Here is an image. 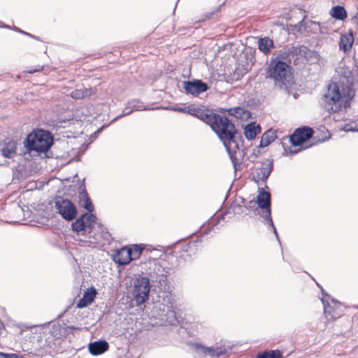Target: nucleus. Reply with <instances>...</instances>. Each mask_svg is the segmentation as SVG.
<instances>
[{
    "instance_id": "nucleus-1",
    "label": "nucleus",
    "mask_w": 358,
    "mask_h": 358,
    "mask_svg": "<svg viewBox=\"0 0 358 358\" xmlns=\"http://www.w3.org/2000/svg\"><path fill=\"white\" fill-rule=\"evenodd\" d=\"M213 118L210 126L222 142L236 169L245 157L243 136L227 117L217 114Z\"/></svg>"
},
{
    "instance_id": "nucleus-2",
    "label": "nucleus",
    "mask_w": 358,
    "mask_h": 358,
    "mask_svg": "<svg viewBox=\"0 0 358 358\" xmlns=\"http://www.w3.org/2000/svg\"><path fill=\"white\" fill-rule=\"evenodd\" d=\"M340 73H343L347 84L343 82H332L328 85L327 92L322 98L321 106L329 113L338 112L342 108L350 107V102L355 96L352 89V73L350 70L346 71L341 69Z\"/></svg>"
},
{
    "instance_id": "nucleus-3",
    "label": "nucleus",
    "mask_w": 358,
    "mask_h": 358,
    "mask_svg": "<svg viewBox=\"0 0 358 358\" xmlns=\"http://www.w3.org/2000/svg\"><path fill=\"white\" fill-rule=\"evenodd\" d=\"M70 124V120H57L52 122L51 130H46V159L58 158L62 156V150L66 142L65 138L71 137L65 129Z\"/></svg>"
},
{
    "instance_id": "nucleus-4",
    "label": "nucleus",
    "mask_w": 358,
    "mask_h": 358,
    "mask_svg": "<svg viewBox=\"0 0 358 358\" xmlns=\"http://www.w3.org/2000/svg\"><path fill=\"white\" fill-rule=\"evenodd\" d=\"M266 78L273 80L279 88H282L292 80V76L289 65L283 61L273 59L266 68Z\"/></svg>"
},
{
    "instance_id": "nucleus-5",
    "label": "nucleus",
    "mask_w": 358,
    "mask_h": 358,
    "mask_svg": "<svg viewBox=\"0 0 358 358\" xmlns=\"http://www.w3.org/2000/svg\"><path fill=\"white\" fill-rule=\"evenodd\" d=\"M45 129H37L27 135L24 141V146L27 152L24 153V157L28 159L31 156H38L45 152Z\"/></svg>"
},
{
    "instance_id": "nucleus-6",
    "label": "nucleus",
    "mask_w": 358,
    "mask_h": 358,
    "mask_svg": "<svg viewBox=\"0 0 358 358\" xmlns=\"http://www.w3.org/2000/svg\"><path fill=\"white\" fill-rule=\"evenodd\" d=\"M150 278L148 276L138 275L134 279L131 295L136 306L145 303L150 292Z\"/></svg>"
},
{
    "instance_id": "nucleus-7",
    "label": "nucleus",
    "mask_w": 358,
    "mask_h": 358,
    "mask_svg": "<svg viewBox=\"0 0 358 358\" xmlns=\"http://www.w3.org/2000/svg\"><path fill=\"white\" fill-rule=\"evenodd\" d=\"M257 203L260 208L266 210V213L264 215H262V217L264 220V222L272 227L273 231L278 241L280 243L277 229L274 225V223L271 217V195L268 192H266L263 188L259 189V194L257 195Z\"/></svg>"
},
{
    "instance_id": "nucleus-8",
    "label": "nucleus",
    "mask_w": 358,
    "mask_h": 358,
    "mask_svg": "<svg viewBox=\"0 0 358 358\" xmlns=\"http://www.w3.org/2000/svg\"><path fill=\"white\" fill-rule=\"evenodd\" d=\"M322 297L321 301L324 307V314L327 320H335L341 315L339 309V303L331 298L324 289H321Z\"/></svg>"
},
{
    "instance_id": "nucleus-9",
    "label": "nucleus",
    "mask_w": 358,
    "mask_h": 358,
    "mask_svg": "<svg viewBox=\"0 0 358 358\" xmlns=\"http://www.w3.org/2000/svg\"><path fill=\"white\" fill-rule=\"evenodd\" d=\"M55 206L57 212L65 220L72 221L76 217L77 208L70 200L59 196L55 199Z\"/></svg>"
},
{
    "instance_id": "nucleus-10",
    "label": "nucleus",
    "mask_w": 358,
    "mask_h": 358,
    "mask_svg": "<svg viewBox=\"0 0 358 358\" xmlns=\"http://www.w3.org/2000/svg\"><path fill=\"white\" fill-rule=\"evenodd\" d=\"M95 220L96 216L93 213H85L72 222V230L78 234H81L82 235L85 233H90L93 229Z\"/></svg>"
},
{
    "instance_id": "nucleus-11",
    "label": "nucleus",
    "mask_w": 358,
    "mask_h": 358,
    "mask_svg": "<svg viewBox=\"0 0 358 358\" xmlns=\"http://www.w3.org/2000/svg\"><path fill=\"white\" fill-rule=\"evenodd\" d=\"M313 135V130L306 126L296 129L289 136L290 143L293 146H299L309 141Z\"/></svg>"
},
{
    "instance_id": "nucleus-12",
    "label": "nucleus",
    "mask_w": 358,
    "mask_h": 358,
    "mask_svg": "<svg viewBox=\"0 0 358 358\" xmlns=\"http://www.w3.org/2000/svg\"><path fill=\"white\" fill-rule=\"evenodd\" d=\"M259 166L256 168V173L254 178L257 182H266L273 169V160L271 159H264L257 162Z\"/></svg>"
},
{
    "instance_id": "nucleus-13",
    "label": "nucleus",
    "mask_w": 358,
    "mask_h": 358,
    "mask_svg": "<svg viewBox=\"0 0 358 358\" xmlns=\"http://www.w3.org/2000/svg\"><path fill=\"white\" fill-rule=\"evenodd\" d=\"M182 87L186 94L197 96L208 90V85L201 80L194 79L182 82Z\"/></svg>"
},
{
    "instance_id": "nucleus-14",
    "label": "nucleus",
    "mask_w": 358,
    "mask_h": 358,
    "mask_svg": "<svg viewBox=\"0 0 358 358\" xmlns=\"http://www.w3.org/2000/svg\"><path fill=\"white\" fill-rule=\"evenodd\" d=\"M193 347L195 352L203 357H218L227 352L225 347L218 345L206 347L202 344L195 343L193 344Z\"/></svg>"
},
{
    "instance_id": "nucleus-15",
    "label": "nucleus",
    "mask_w": 358,
    "mask_h": 358,
    "mask_svg": "<svg viewBox=\"0 0 358 358\" xmlns=\"http://www.w3.org/2000/svg\"><path fill=\"white\" fill-rule=\"evenodd\" d=\"M32 210H31V217L30 222L32 226L37 227H43L45 224V204L43 202L31 205Z\"/></svg>"
},
{
    "instance_id": "nucleus-16",
    "label": "nucleus",
    "mask_w": 358,
    "mask_h": 358,
    "mask_svg": "<svg viewBox=\"0 0 358 358\" xmlns=\"http://www.w3.org/2000/svg\"><path fill=\"white\" fill-rule=\"evenodd\" d=\"M96 294V290L94 287L87 289L84 292L83 296L78 301L76 307L78 308L87 307L94 301Z\"/></svg>"
},
{
    "instance_id": "nucleus-17",
    "label": "nucleus",
    "mask_w": 358,
    "mask_h": 358,
    "mask_svg": "<svg viewBox=\"0 0 358 358\" xmlns=\"http://www.w3.org/2000/svg\"><path fill=\"white\" fill-rule=\"evenodd\" d=\"M109 345L106 341L100 340L89 344V352L94 356L100 355L108 350Z\"/></svg>"
},
{
    "instance_id": "nucleus-18",
    "label": "nucleus",
    "mask_w": 358,
    "mask_h": 358,
    "mask_svg": "<svg viewBox=\"0 0 358 358\" xmlns=\"http://www.w3.org/2000/svg\"><path fill=\"white\" fill-rule=\"evenodd\" d=\"M131 254L130 250L127 248H123L117 251L114 256L113 260L116 264L119 265L124 266L128 264L131 259Z\"/></svg>"
},
{
    "instance_id": "nucleus-19",
    "label": "nucleus",
    "mask_w": 358,
    "mask_h": 358,
    "mask_svg": "<svg viewBox=\"0 0 358 358\" xmlns=\"http://www.w3.org/2000/svg\"><path fill=\"white\" fill-rule=\"evenodd\" d=\"M79 205L87 210V213H92L94 211V206L85 188L80 189L78 193Z\"/></svg>"
},
{
    "instance_id": "nucleus-20",
    "label": "nucleus",
    "mask_w": 358,
    "mask_h": 358,
    "mask_svg": "<svg viewBox=\"0 0 358 358\" xmlns=\"http://www.w3.org/2000/svg\"><path fill=\"white\" fill-rule=\"evenodd\" d=\"M188 114L196 117L197 118L200 119L201 120L205 122L208 125L211 124V122L213 120V117L217 115L213 113H204L203 110H201L196 109L195 108H189Z\"/></svg>"
},
{
    "instance_id": "nucleus-21",
    "label": "nucleus",
    "mask_w": 358,
    "mask_h": 358,
    "mask_svg": "<svg viewBox=\"0 0 358 358\" xmlns=\"http://www.w3.org/2000/svg\"><path fill=\"white\" fill-rule=\"evenodd\" d=\"M261 131V127L253 122L245 125L244 128V135L248 140H252L255 138Z\"/></svg>"
},
{
    "instance_id": "nucleus-22",
    "label": "nucleus",
    "mask_w": 358,
    "mask_h": 358,
    "mask_svg": "<svg viewBox=\"0 0 358 358\" xmlns=\"http://www.w3.org/2000/svg\"><path fill=\"white\" fill-rule=\"evenodd\" d=\"M17 143L14 141H10L4 143L0 150L1 154L6 158H13L16 155Z\"/></svg>"
},
{
    "instance_id": "nucleus-23",
    "label": "nucleus",
    "mask_w": 358,
    "mask_h": 358,
    "mask_svg": "<svg viewBox=\"0 0 358 358\" xmlns=\"http://www.w3.org/2000/svg\"><path fill=\"white\" fill-rule=\"evenodd\" d=\"M164 269L165 268L159 263L154 262L153 266L149 268L147 273L149 275L148 277L150 278V282L156 283L161 273L164 272Z\"/></svg>"
},
{
    "instance_id": "nucleus-24",
    "label": "nucleus",
    "mask_w": 358,
    "mask_h": 358,
    "mask_svg": "<svg viewBox=\"0 0 358 358\" xmlns=\"http://www.w3.org/2000/svg\"><path fill=\"white\" fill-rule=\"evenodd\" d=\"M354 38L352 34L342 35L340 38L339 48L345 52L349 51L353 44Z\"/></svg>"
},
{
    "instance_id": "nucleus-25",
    "label": "nucleus",
    "mask_w": 358,
    "mask_h": 358,
    "mask_svg": "<svg viewBox=\"0 0 358 358\" xmlns=\"http://www.w3.org/2000/svg\"><path fill=\"white\" fill-rule=\"evenodd\" d=\"M228 113L238 119H248L250 116V112L242 107L229 108Z\"/></svg>"
},
{
    "instance_id": "nucleus-26",
    "label": "nucleus",
    "mask_w": 358,
    "mask_h": 358,
    "mask_svg": "<svg viewBox=\"0 0 358 358\" xmlns=\"http://www.w3.org/2000/svg\"><path fill=\"white\" fill-rule=\"evenodd\" d=\"M276 138H277L276 134L273 130L269 129V130L266 131L262 136L259 147L264 148V147L268 146L271 143L274 141V140Z\"/></svg>"
},
{
    "instance_id": "nucleus-27",
    "label": "nucleus",
    "mask_w": 358,
    "mask_h": 358,
    "mask_svg": "<svg viewBox=\"0 0 358 358\" xmlns=\"http://www.w3.org/2000/svg\"><path fill=\"white\" fill-rule=\"evenodd\" d=\"M273 47V42L268 37L262 38L259 40L258 48L263 53L266 55L269 53Z\"/></svg>"
},
{
    "instance_id": "nucleus-28",
    "label": "nucleus",
    "mask_w": 358,
    "mask_h": 358,
    "mask_svg": "<svg viewBox=\"0 0 358 358\" xmlns=\"http://www.w3.org/2000/svg\"><path fill=\"white\" fill-rule=\"evenodd\" d=\"M331 16L336 20H344L347 17V12L343 6L337 5L331 10Z\"/></svg>"
},
{
    "instance_id": "nucleus-29",
    "label": "nucleus",
    "mask_w": 358,
    "mask_h": 358,
    "mask_svg": "<svg viewBox=\"0 0 358 358\" xmlns=\"http://www.w3.org/2000/svg\"><path fill=\"white\" fill-rule=\"evenodd\" d=\"M92 94V89L81 88L71 92V96L74 99H80L90 96Z\"/></svg>"
},
{
    "instance_id": "nucleus-30",
    "label": "nucleus",
    "mask_w": 358,
    "mask_h": 358,
    "mask_svg": "<svg viewBox=\"0 0 358 358\" xmlns=\"http://www.w3.org/2000/svg\"><path fill=\"white\" fill-rule=\"evenodd\" d=\"M48 325L50 328L49 331L52 337L57 338L58 340L60 338V336H62L63 328L58 323L51 324L48 322Z\"/></svg>"
},
{
    "instance_id": "nucleus-31",
    "label": "nucleus",
    "mask_w": 358,
    "mask_h": 358,
    "mask_svg": "<svg viewBox=\"0 0 358 358\" xmlns=\"http://www.w3.org/2000/svg\"><path fill=\"white\" fill-rule=\"evenodd\" d=\"M244 201L243 198H240L239 200L236 199L234 201V208H235V215H241L243 214L246 215L247 207L243 205Z\"/></svg>"
},
{
    "instance_id": "nucleus-32",
    "label": "nucleus",
    "mask_w": 358,
    "mask_h": 358,
    "mask_svg": "<svg viewBox=\"0 0 358 358\" xmlns=\"http://www.w3.org/2000/svg\"><path fill=\"white\" fill-rule=\"evenodd\" d=\"M127 108L134 110H145L148 108L145 107L143 103L138 99H132L127 102Z\"/></svg>"
},
{
    "instance_id": "nucleus-33",
    "label": "nucleus",
    "mask_w": 358,
    "mask_h": 358,
    "mask_svg": "<svg viewBox=\"0 0 358 358\" xmlns=\"http://www.w3.org/2000/svg\"><path fill=\"white\" fill-rule=\"evenodd\" d=\"M168 271L165 268L164 272L161 273V275L157 278V281L155 283V286L158 287L160 289H166V286L168 284Z\"/></svg>"
},
{
    "instance_id": "nucleus-34",
    "label": "nucleus",
    "mask_w": 358,
    "mask_h": 358,
    "mask_svg": "<svg viewBox=\"0 0 358 358\" xmlns=\"http://www.w3.org/2000/svg\"><path fill=\"white\" fill-rule=\"evenodd\" d=\"M226 216H227L228 219H231L236 216L234 202L230 204V206L224 213H222L219 215L218 220L215 224H213V226L216 225L220 221V220H224Z\"/></svg>"
},
{
    "instance_id": "nucleus-35",
    "label": "nucleus",
    "mask_w": 358,
    "mask_h": 358,
    "mask_svg": "<svg viewBox=\"0 0 358 358\" xmlns=\"http://www.w3.org/2000/svg\"><path fill=\"white\" fill-rule=\"evenodd\" d=\"M256 358H283L282 353L279 350H269L264 353L259 354Z\"/></svg>"
},
{
    "instance_id": "nucleus-36",
    "label": "nucleus",
    "mask_w": 358,
    "mask_h": 358,
    "mask_svg": "<svg viewBox=\"0 0 358 358\" xmlns=\"http://www.w3.org/2000/svg\"><path fill=\"white\" fill-rule=\"evenodd\" d=\"M143 249V247L137 244L133 245L130 248H128V250H130V252L132 255L131 259L134 260L138 259L141 256Z\"/></svg>"
},
{
    "instance_id": "nucleus-37",
    "label": "nucleus",
    "mask_w": 358,
    "mask_h": 358,
    "mask_svg": "<svg viewBox=\"0 0 358 358\" xmlns=\"http://www.w3.org/2000/svg\"><path fill=\"white\" fill-rule=\"evenodd\" d=\"M357 122H352L350 124H345L343 127V130L345 131H355L356 124Z\"/></svg>"
},
{
    "instance_id": "nucleus-38",
    "label": "nucleus",
    "mask_w": 358,
    "mask_h": 358,
    "mask_svg": "<svg viewBox=\"0 0 358 358\" xmlns=\"http://www.w3.org/2000/svg\"><path fill=\"white\" fill-rule=\"evenodd\" d=\"M132 112H133V110L128 108L127 106L126 108L122 111V114H120V115H118L115 118H114L113 121L116 120H117V119H119V118H120L122 117L131 114Z\"/></svg>"
},
{
    "instance_id": "nucleus-39",
    "label": "nucleus",
    "mask_w": 358,
    "mask_h": 358,
    "mask_svg": "<svg viewBox=\"0 0 358 358\" xmlns=\"http://www.w3.org/2000/svg\"><path fill=\"white\" fill-rule=\"evenodd\" d=\"M260 151L258 148L254 149L253 152L249 157L250 161L254 162L258 157Z\"/></svg>"
},
{
    "instance_id": "nucleus-40",
    "label": "nucleus",
    "mask_w": 358,
    "mask_h": 358,
    "mask_svg": "<svg viewBox=\"0 0 358 358\" xmlns=\"http://www.w3.org/2000/svg\"><path fill=\"white\" fill-rule=\"evenodd\" d=\"M189 108H182V107H172L171 109L174 111H178L181 113H188V109Z\"/></svg>"
},
{
    "instance_id": "nucleus-41",
    "label": "nucleus",
    "mask_w": 358,
    "mask_h": 358,
    "mask_svg": "<svg viewBox=\"0 0 358 358\" xmlns=\"http://www.w3.org/2000/svg\"><path fill=\"white\" fill-rule=\"evenodd\" d=\"M166 306H167L168 308H169L170 307H171V306H169V304H171V297L170 295L166 294Z\"/></svg>"
},
{
    "instance_id": "nucleus-42",
    "label": "nucleus",
    "mask_w": 358,
    "mask_h": 358,
    "mask_svg": "<svg viewBox=\"0 0 358 358\" xmlns=\"http://www.w3.org/2000/svg\"><path fill=\"white\" fill-rule=\"evenodd\" d=\"M15 31H19V32H20V33H22V34H25V35H27V36H30V37H34V36H33V35H31V34H29V33H27V32H25V31H22V30H21V29H20L17 28V27H15Z\"/></svg>"
},
{
    "instance_id": "nucleus-43",
    "label": "nucleus",
    "mask_w": 358,
    "mask_h": 358,
    "mask_svg": "<svg viewBox=\"0 0 358 358\" xmlns=\"http://www.w3.org/2000/svg\"><path fill=\"white\" fill-rule=\"evenodd\" d=\"M0 358H8V355L0 352Z\"/></svg>"
},
{
    "instance_id": "nucleus-44",
    "label": "nucleus",
    "mask_w": 358,
    "mask_h": 358,
    "mask_svg": "<svg viewBox=\"0 0 358 358\" xmlns=\"http://www.w3.org/2000/svg\"><path fill=\"white\" fill-rule=\"evenodd\" d=\"M0 358H8V355L0 352Z\"/></svg>"
},
{
    "instance_id": "nucleus-45",
    "label": "nucleus",
    "mask_w": 358,
    "mask_h": 358,
    "mask_svg": "<svg viewBox=\"0 0 358 358\" xmlns=\"http://www.w3.org/2000/svg\"><path fill=\"white\" fill-rule=\"evenodd\" d=\"M38 70L36 69H30L28 72L30 73H34L36 71H37Z\"/></svg>"
},
{
    "instance_id": "nucleus-46",
    "label": "nucleus",
    "mask_w": 358,
    "mask_h": 358,
    "mask_svg": "<svg viewBox=\"0 0 358 358\" xmlns=\"http://www.w3.org/2000/svg\"><path fill=\"white\" fill-rule=\"evenodd\" d=\"M327 139H328V138H324V139H322V140H319V141H318V142L322 143V142H323V141H326V140H327Z\"/></svg>"
},
{
    "instance_id": "nucleus-47",
    "label": "nucleus",
    "mask_w": 358,
    "mask_h": 358,
    "mask_svg": "<svg viewBox=\"0 0 358 358\" xmlns=\"http://www.w3.org/2000/svg\"><path fill=\"white\" fill-rule=\"evenodd\" d=\"M355 125H356L355 131H358V122H357L355 124Z\"/></svg>"
},
{
    "instance_id": "nucleus-48",
    "label": "nucleus",
    "mask_w": 358,
    "mask_h": 358,
    "mask_svg": "<svg viewBox=\"0 0 358 358\" xmlns=\"http://www.w3.org/2000/svg\"><path fill=\"white\" fill-rule=\"evenodd\" d=\"M76 161H79V160H80V157H78L76 158Z\"/></svg>"
},
{
    "instance_id": "nucleus-49",
    "label": "nucleus",
    "mask_w": 358,
    "mask_h": 358,
    "mask_svg": "<svg viewBox=\"0 0 358 358\" xmlns=\"http://www.w3.org/2000/svg\"><path fill=\"white\" fill-rule=\"evenodd\" d=\"M49 339H50V338H46L45 342L47 343L48 341V340H49Z\"/></svg>"
},
{
    "instance_id": "nucleus-50",
    "label": "nucleus",
    "mask_w": 358,
    "mask_h": 358,
    "mask_svg": "<svg viewBox=\"0 0 358 358\" xmlns=\"http://www.w3.org/2000/svg\"><path fill=\"white\" fill-rule=\"evenodd\" d=\"M357 308H358V306H357Z\"/></svg>"
}]
</instances>
